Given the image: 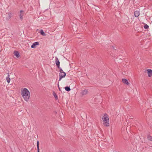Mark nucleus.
Returning <instances> with one entry per match:
<instances>
[{
    "label": "nucleus",
    "instance_id": "f257e3e1",
    "mask_svg": "<svg viewBox=\"0 0 152 152\" xmlns=\"http://www.w3.org/2000/svg\"><path fill=\"white\" fill-rule=\"evenodd\" d=\"M21 95L24 99L28 101L30 96V93L29 91L26 88H24L21 91Z\"/></svg>",
    "mask_w": 152,
    "mask_h": 152
},
{
    "label": "nucleus",
    "instance_id": "f03ea898",
    "mask_svg": "<svg viewBox=\"0 0 152 152\" xmlns=\"http://www.w3.org/2000/svg\"><path fill=\"white\" fill-rule=\"evenodd\" d=\"M102 119L103 121V124L106 126H109V119L106 114H105L103 116Z\"/></svg>",
    "mask_w": 152,
    "mask_h": 152
},
{
    "label": "nucleus",
    "instance_id": "7ed1b4c3",
    "mask_svg": "<svg viewBox=\"0 0 152 152\" xmlns=\"http://www.w3.org/2000/svg\"><path fill=\"white\" fill-rule=\"evenodd\" d=\"M24 14L25 12L23 10H20L18 16L21 21H22L23 20V16H24Z\"/></svg>",
    "mask_w": 152,
    "mask_h": 152
},
{
    "label": "nucleus",
    "instance_id": "20e7f679",
    "mask_svg": "<svg viewBox=\"0 0 152 152\" xmlns=\"http://www.w3.org/2000/svg\"><path fill=\"white\" fill-rule=\"evenodd\" d=\"M66 75V73L64 72H63L61 73H59V80L60 81L63 78L65 77Z\"/></svg>",
    "mask_w": 152,
    "mask_h": 152
},
{
    "label": "nucleus",
    "instance_id": "39448f33",
    "mask_svg": "<svg viewBox=\"0 0 152 152\" xmlns=\"http://www.w3.org/2000/svg\"><path fill=\"white\" fill-rule=\"evenodd\" d=\"M56 64L58 68H60V62L57 58H56L55 59Z\"/></svg>",
    "mask_w": 152,
    "mask_h": 152
},
{
    "label": "nucleus",
    "instance_id": "423d86ee",
    "mask_svg": "<svg viewBox=\"0 0 152 152\" xmlns=\"http://www.w3.org/2000/svg\"><path fill=\"white\" fill-rule=\"evenodd\" d=\"M147 71L148 76L151 77L152 75V70L150 69H148Z\"/></svg>",
    "mask_w": 152,
    "mask_h": 152
},
{
    "label": "nucleus",
    "instance_id": "0eeeda50",
    "mask_svg": "<svg viewBox=\"0 0 152 152\" xmlns=\"http://www.w3.org/2000/svg\"><path fill=\"white\" fill-rule=\"evenodd\" d=\"M39 43L38 42H34L33 44L31 46L32 48H34L36 47V45H39Z\"/></svg>",
    "mask_w": 152,
    "mask_h": 152
},
{
    "label": "nucleus",
    "instance_id": "6e6552de",
    "mask_svg": "<svg viewBox=\"0 0 152 152\" xmlns=\"http://www.w3.org/2000/svg\"><path fill=\"white\" fill-rule=\"evenodd\" d=\"M88 93V91L86 89H85L84 90H83L81 92V94L82 95H86Z\"/></svg>",
    "mask_w": 152,
    "mask_h": 152
},
{
    "label": "nucleus",
    "instance_id": "1a4fd4ad",
    "mask_svg": "<svg viewBox=\"0 0 152 152\" xmlns=\"http://www.w3.org/2000/svg\"><path fill=\"white\" fill-rule=\"evenodd\" d=\"M123 82L127 85H128L129 83L128 80L125 79H123L122 80Z\"/></svg>",
    "mask_w": 152,
    "mask_h": 152
},
{
    "label": "nucleus",
    "instance_id": "9d476101",
    "mask_svg": "<svg viewBox=\"0 0 152 152\" xmlns=\"http://www.w3.org/2000/svg\"><path fill=\"white\" fill-rule=\"evenodd\" d=\"M134 15L135 17H138L140 15L139 12L138 11H135L134 12Z\"/></svg>",
    "mask_w": 152,
    "mask_h": 152
},
{
    "label": "nucleus",
    "instance_id": "9b49d317",
    "mask_svg": "<svg viewBox=\"0 0 152 152\" xmlns=\"http://www.w3.org/2000/svg\"><path fill=\"white\" fill-rule=\"evenodd\" d=\"M14 54L15 55L17 58H18L20 57V54L19 53L18 51H14Z\"/></svg>",
    "mask_w": 152,
    "mask_h": 152
},
{
    "label": "nucleus",
    "instance_id": "f8f14e48",
    "mask_svg": "<svg viewBox=\"0 0 152 152\" xmlns=\"http://www.w3.org/2000/svg\"><path fill=\"white\" fill-rule=\"evenodd\" d=\"M12 16V14L10 13H9L6 19L7 20H9L10 18Z\"/></svg>",
    "mask_w": 152,
    "mask_h": 152
},
{
    "label": "nucleus",
    "instance_id": "ddd939ff",
    "mask_svg": "<svg viewBox=\"0 0 152 152\" xmlns=\"http://www.w3.org/2000/svg\"><path fill=\"white\" fill-rule=\"evenodd\" d=\"M9 76H10L8 74V76L6 78V79L7 82V83H9L10 82V79L9 77Z\"/></svg>",
    "mask_w": 152,
    "mask_h": 152
},
{
    "label": "nucleus",
    "instance_id": "4468645a",
    "mask_svg": "<svg viewBox=\"0 0 152 152\" xmlns=\"http://www.w3.org/2000/svg\"><path fill=\"white\" fill-rule=\"evenodd\" d=\"M40 33L42 35L45 36L46 35V34L44 33L42 30H40Z\"/></svg>",
    "mask_w": 152,
    "mask_h": 152
},
{
    "label": "nucleus",
    "instance_id": "2eb2a0df",
    "mask_svg": "<svg viewBox=\"0 0 152 152\" xmlns=\"http://www.w3.org/2000/svg\"><path fill=\"white\" fill-rule=\"evenodd\" d=\"M65 89L66 91H69L71 90V89L70 88V87L68 86L66 87L65 88Z\"/></svg>",
    "mask_w": 152,
    "mask_h": 152
},
{
    "label": "nucleus",
    "instance_id": "dca6fc26",
    "mask_svg": "<svg viewBox=\"0 0 152 152\" xmlns=\"http://www.w3.org/2000/svg\"><path fill=\"white\" fill-rule=\"evenodd\" d=\"M53 94L55 98V99H58V97L56 93L54 92H53Z\"/></svg>",
    "mask_w": 152,
    "mask_h": 152
},
{
    "label": "nucleus",
    "instance_id": "f3484780",
    "mask_svg": "<svg viewBox=\"0 0 152 152\" xmlns=\"http://www.w3.org/2000/svg\"><path fill=\"white\" fill-rule=\"evenodd\" d=\"M37 152H39V142L38 141L37 142Z\"/></svg>",
    "mask_w": 152,
    "mask_h": 152
},
{
    "label": "nucleus",
    "instance_id": "a211bd4d",
    "mask_svg": "<svg viewBox=\"0 0 152 152\" xmlns=\"http://www.w3.org/2000/svg\"><path fill=\"white\" fill-rule=\"evenodd\" d=\"M147 138L148 140L152 141V137L150 135H148Z\"/></svg>",
    "mask_w": 152,
    "mask_h": 152
},
{
    "label": "nucleus",
    "instance_id": "6ab92c4d",
    "mask_svg": "<svg viewBox=\"0 0 152 152\" xmlns=\"http://www.w3.org/2000/svg\"><path fill=\"white\" fill-rule=\"evenodd\" d=\"M144 27L145 28L147 29L148 28L149 26L147 24H145L144 26Z\"/></svg>",
    "mask_w": 152,
    "mask_h": 152
},
{
    "label": "nucleus",
    "instance_id": "aec40b11",
    "mask_svg": "<svg viewBox=\"0 0 152 152\" xmlns=\"http://www.w3.org/2000/svg\"><path fill=\"white\" fill-rule=\"evenodd\" d=\"M59 68L60 69H59V72H60V73H62V72H64L63 71V70L62 69H61V68H60H60Z\"/></svg>",
    "mask_w": 152,
    "mask_h": 152
},
{
    "label": "nucleus",
    "instance_id": "412c9836",
    "mask_svg": "<svg viewBox=\"0 0 152 152\" xmlns=\"http://www.w3.org/2000/svg\"><path fill=\"white\" fill-rule=\"evenodd\" d=\"M131 116H127V119H128L129 118L130 119V118H132H132H131Z\"/></svg>",
    "mask_w": 152,
    "mask_h": 152
},
{
    "label": "nucleus",
    "instance_id": "4be33fe9",
    "mask_svg": "<svg viewBox=\"0 0 152 152\" xmlns=\"http://www.w3.org/2000/svg\"><path fill=\"white\" fill-rule=\"evenodd\" d=\"M97 34V32H96V34H95L94 35H93L94 37H96V35Z\"/></svg>",
    "mask_w": 152,
    "mask_h": 152
},
{
    "label": "nucleus",
    "instance_id": "5701e85b",
    "mask_svg": "<svg viewBox=\"0 0 152 152\" xmlns=\"http://www.w3.org/2000/svg\"><path fill=\"white\" fill-rule=\"evenodd\" d=\"M58 83H59V82H58V87L59 88V85Z\"/></svg>",
    "mask_w": 152,
    "mask_h": 152
},
{
    "label": "nucleus",
    "instance_id": "b1692460",
    "mask_svg": "<svg viewBox=\"0 0 152 152\" xmlns=\"http://www.w3.org/2000/svg\"><path fill=\"white\" fill-rule=\"evenodd\" d=\"M113 49H115V48L114 47H113Z\"/></svg>",
    "mask_w": 152,
    "mask_h": 152
},
{
    "label": "nucleus",
    "instance_id": "393cba45",
    "mask_svg": "<svg viewBox=\"0 0 152 152\" xmlns=\"http://www.w3.org/2000/svg\"><path fill=\"white\" fill-rule=\"evenodd\" d=\"M58 89H59V91H61V90H60V87L58 88Z\"/></svg>",
    "mask_w": 152,
    "mask_h": 152
},
{
    "label": "nucleus",
    "instance_id": "a878e982",
    "mask_svg": "<svg viewBox=\"0 0 152 152\" xmlns=\"http://www.w3.org/2000/svg\"><path fill=\"white\" fill-rule=\"evenodd\" d=\"M59 152H64L63 151H60Z\"/></svg>",
    "mask_w": 152,
    "mask_h": 152
}]
</instances>
